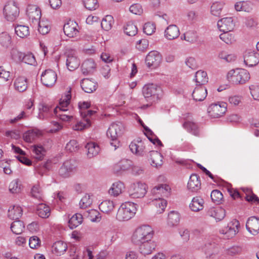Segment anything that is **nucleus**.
<instances>
[{"label": "nucleus", "mask_w": 259, "mask_h": 259, "mask_svg": "<svg viewBox=\"0 0 259 259\" xmlns=\"http://www.w3.org/2000/svg\"><path fill=\"white\" fill-rule=\"evenodd\" d=\"M124 131L123 125L119 122L112 123L109 127L107 136L112 141L110 144L114 147V150L119 147L120 144L118 138L122 135Z\"/></svg>", "instance_id": "nucleus-1"}, {"label": "nucleus", "mask_w": 259, "mask_h": 259, "mask_svg": "<svg viewBox=\"0 0 259 259\" xmlns=\"http://www.w3.org/2000/svg\"><path fill=\"white\" fill-rule=\"evenodd\" d=\"M227 79L235 84H242L246 83L250 79V74L245 69H232L228 72L227 75Z\"/></svg>", "instance_id": "nucleus-2"}, {"label": "nucleus", "mask_w": 259, "mask_h": 259, "mask_svg": "<svg viewBox=\"0 0 259 259\" xmlns=\"http://www.w3.org/2000/svg\"><path fill=\"white\" fill-rule=\"evenodd\" d=\"M153 231L148 225H143L138 228L132 236V241L134 244H140L145 241H148L153 237Z\"/></svg>", "instance_id": "nucleus-3"}, {"label": "nucleus", "mask_w": 259, "mask_h": 259, "mask_svg": "<svg viewBox=\"0 0 259 259\" xmlns=\"http://www.w3.org/2000/svg\"><path fill=\"white\" fill-rule=\"evenodd\" d=\"M136 211L134 203L130 202L122 203L118 210L116 219L119 221H128L134 215Z\"/></svg>", "instance_id": "nucleus-4"}, {"label": "nucleus", "mask_w": 259, "mask_h": 259, "mask_svg": "<svg viewBox=\"0 0 259 259\" xmlns=\"http://www.w3.org/2000/svg\"><path fill=\"white\" fill-rule=\"evenodd\" d=\"M143 94L145 98H150L153 103L159 99V94L161 92V88L156 84L150 83L145 85L143 88Z\"/></svg>", "instance_id": "nucleus-5"}, {"label": "nucleus", "mask_w": 259, "mask_h": 259, "mask_svg": "<svg viewBox=\"0 0 259 259\" xmlns=\"http://www.w3.org/2000/svg\"><path fill=\"white\" fill-rule=\"evenodd\" d=\"M227 105L225 102H218L211 104L208 108L209 115L213 118H219L223 116L227 111Z\"/></svg>", "instance_id": "nucleus-6"}, {"label": "nucleus", "mask_w": 259, "mask_h": 259, "mask_svg": "<svg viewBox=\"0 0 259 259\" xmlns=\"http://www.w3.org/2000/svg\"><path fill=\"white\" fill-rule=\"evenodd\" d=\"M66 66L70 71H73L77 69L80 65V61L76 56L75 50L67 49L66 51Z\"/></svg>", "instance_id": "nucleus-7"}, {"label": "nucleus", "mask_w": 259, "mask_h": 259, "mask_svg": "<svg viewBox=\"0 0 259 259\" xmlns=\"http://www.w3.org/2000/svg\"><path fill=\"white\" fill-rule=\"evenodd\" d=\"M4 14L8 21H14L18 16L19 10L14 2L8 3L4 8Z\"/></svg>", "instance_id": "nucleus-8"}, {"label": "nucleus", "mask_w": 259, "mask_h": 259, "mask_svg": "<svg viewBox=\"0 0 259 259\" xmlns=\"http://www.w3.org/2000/svg\"><path fill=\"white\" fill-rule=\"evenodd\" d=\"M57 78L56 73L52 69L44 71L41 75L42 83L47 87H52L55 84Z\"/></svg>", "instance_id": "nucleus-9"}, {"label": "nucleus", "mask_w": 259, "mask_h": 259, "mask_svg": "<svg viewBox=\"0 0 259 259\" xmlns=\"http://www.w3.org/2000/svg\"><path fill=\"white\" fill-rule=\"evenodd\" d=\"M146 189L145 184L140 182L134 183L130 190V195L133 198H142L147 192Z\"/></svg>", "instance_id": "nucleus-10"}, {"label": "nucleus", "mask_w": 259, "mask_h": 259, "mask_svg": "<svg viewBox=\"0 0 259 259\" xmlns=\"http://www.w3.org/2000/svg\"><path fill=\"white\" fill-rule=\"evenodd\" d=\"M26 13L29 20L33 23L37 24L41 16L40 8L36 5H29L27 8Z\"/></svg>", "instance_id": "nucleus-11"}, {"label": "nucleus", "mask_w": 259, "mask_h": 259, "mask_svg": "<svg viewBox=\"0 0 259 259\" xmlns=\"http://www.w3.org/2000/svg\"><path fill=\"white\" fill-rule=\"evenodd\" d=\"M161 56L157 51L150 52L146 56V63L149 67L156 68L161 63Z\"/></svg>", "instance_id": "nucleus-12"}, {"label": "nucleus", "mask_w": 259, "mask_h": 259, "mask_svg": "<svg viewBox=\"0 0 259 259\" xmlns=\"http://www.w3.org/2000/svg\"><path fill=\"white\" fill-rule=\"evenodd\" d=\"M244 62L249 67L256 65L259 62V54L250 50H246L244 54Z\"/></svg>", "instance_id": "nucleus-13"}, {"label": "nucleus", "mask_w": 259, "mask_h": 259, "mask_svg": "<svg viewBox=\"0 0 259 259\" xmlns=\"http://www.w3.org/2000/svg\"><path fill=\"white\" fill-rule=\"evenodd\" d=\"M206 259L213 258L218 252V247L214 243L208 242L201 247Z\"/></svg>", "instance_id": "nucleus-14"}, {"label": "nucleus", "mask_w": 259, "mask_h": 259, "mask_svg": "<svg viewBox=\"0 0 259 259\" xmlns=\"http://www.w3.org/2000/svg\"><path fill=\"white\" fill-rule=\"evenodd\" d=\"M75 169V166L73 162L71 160H66L60 168L59 174L63 178H68Z\"/></svg>", "instance_id": "nucleus-15"}, {"label": "nucleus", "mask_w": 259, "mask_h": 259, "mask_svg": "<svg viewBox=\"0 0 259 259\" xmlns=\"http://www.w3.org/2000/svg\"><path fill=\"white\" fill-rule=\"evenodd\" d=\"M246 228L251 234L255 235L259 233V219L255 217L249 218L246 222Z\"/></svg>", "instance_id": "nucleus-16"}, {"label": "nucleus", "mask_w": 259, "mask_h": 259, "mask_svg": "<svg viewBox=\"0 0 259 259\" xmlns=\"http://www.w3.org/2000/svg\"><path fill=\"white\" fill-rule=\"evenodd\" d=\"M78 24L73 21H70L65 24L63 27L64 33L69 37L76 36L78 33Z\"/></svg>", "instance_id": "nucleus-17"}, {"label": "nucleus", "mask_w": 259, "mask_h": 259, "mask_svg": "<svg viewBox=\"0 0 259 259\" xmlns=\"http://www.w3.org/2000/svg\"><path fill=\"white\" fill-rule=\"evenodd\" d=\"M139 245L140 251L144 255L151 253L156 246L155 242L152 241L151 239L143 241V242H141Z\"/></svg>", "instance_id": "nucleus-18"}, {"label": "nucleus", "mask_w": 259, "mask_h": 259, "mask_svg": "<svg viewBox=\"0 0 259 259\" xmlns=\"http://www.w3.org/2000/svg\"><path fill=\"white\" fill-rule=\"evenodd\" d=\"M199 177L196 174H192L188 183L187 188L192 192H197L201 188Z\"/></svg>", "instance_id": "nucleus-19"}, {"label": "nucleus", "mask_w": 259, "mask_h": 259, "mask_svg": "<svg viewBox=\"0 0 259 259\" xmlns=\"http://www.w3.org/2000/svg\"><path fill=\"white\" fill-rule=\"evenodd\" d=\"M218 26L221 31L223 32L231 31L234 26L232 18H224L218 22Z\"/></svg>", "instance_id": "nucleus-20"}, {"label": "nucleus", "mask_w": 259, "mask_h": 259, "mask_svg": "<svg viewBox=\"0 0 259 259\" xmlns=\"http://www.w3.org/2000/svg\"><path fill=\"white\" fill-rule=\"evenodd\" d=\"M207 214L214 218L216 221H220L225 218L226 210L221 207H212L208 210Z\"/></svg>", "instance_id": "nucleus-21"}, {"label": "nucleus", "mask_w": 259, "mask_h": 259, "mask_svg": "<svg viewBox=\"0 0 259 259\" xmlns=\"http://www.w3.org/2000/svg\"><path fill=\"white\" fill-rule=\"evenodd\" d=\"M170 188L167 184H159L152 189L153 195H160L163 197H168L170 195Z\"/></svg>", "instance_id": "nucleus-22"}, {"label": "nucleus", "mask_w": 259, "mask_h": 259, "mask_svg": "<svg viewBox=\"0 0 259 259\" xmlns=\"http://www.w3.org/2000/svg\"><path fill=\"white\" fill-rule=\"evenodd\" d=\"M71 98L70 90L68 92L63 99H61L59 106H57L54 110L55 114H57L58 111L66 112L67 111L66 108L70 104V101Z\"/></svg>", "instance_id": "nucleus-23"}, {"label": "nucleus", "mask_w": 259, "mask_h": 259, "mask_svg": "<svg viewBox=\"0 0 259 259\" xmlns=\"http://www.w3.org/2000/svg\"><path fill=\"white\" fill-rule=\"evenodd\" d=\"M129 148L132 153L138 156H143L145 153V146L141 140L131 142Z\"/></svg>", "instance_id": "nucleus-24"}, {"label": "nucleus", "mask_w": 259, "mask_h": 259, "mask_svg": "<svg viewBox=\"0 0 259 259\" xmlns=\"http://www.w3.org/2000/svg\"><path fill=\"white\" fill-rule=\"evenodd\" d=\"M91 106V103L88 102H79L78 107L80 109V115L82 117H91L95 114L97 111L92 110H87Z\"/></svg>", "instance_id": "nucleus-25"}, {"label": "nucleus", "mask_w": 259, "mask_h": 259, "mask_svg": "<svg viewBox=\"0 0 259 259\" xmlns=\"http://www.w3.org/2000/svg\"><path fill=\"white\" fill-rule=\"evenodd\" d=\"M97 82L85 78L82 80L81 87L82 89L86 93H92L95 91L97 88Z\"/></svg>", "instance_id": "nucleus-26"}, {"label": "nucleus", "mask_w": 259, "mask_h": 259, "mask_svg": "<svg viewBox=\"0 0 259 259\" xmlns=\"http://www.w3.org/2000/svg\"><path fill=\"white\" fill-rule=\"evenodd\" d=\"M149 160L151 164L154 167H158L162 165L163 163L162 156L157 151H151L149 152Z\"/></svg>", "instance_id": "nucleus-27"}, {"label": "nucleus", "mask_w": 259, "mask_h": 259, "mask_svg": "<svg viewBox=\"0 0 259 259\" xmlns=\"http://www.w3.org/2000/svg\"><path fill=\"white\" fill-rule=\"evenodd\" d=\"M239 225V223L238 221H235V224L231 223L225 229L222 230V233L224 234L228 239L232 238L238 232V227Z\"/></svg>", "instance_id": "nucleus-28"}, {"label": "nucleus", "mask_w": 259, "mask_h": 259, "mask_svg": "<svg viewBox=\"0 0 259 259\" xmlns=\"http://www.w3.org/2000/svg\"><path fill=\"white\" fill-rule=\"evenodd\" d=\"M207 95V90L202 86L197 87L192 93V97L195 101H203Z\"/></svg>", "instance_id": "nucleus-29"}, {"label": "nucleus", "mask_w": 259, "mask_h": 259, "mask_svg": "<svg viewBox=\"0 0 259 259\" xmlns=\"http://www.w3.org/2000/svg\"><path fill=\"white\" fill-rule=\"evenodd\" d=\"M180 35L179 28L175 25L168 26L165 30V36L169 40L177 38Z\"/></svg>", "instance_id": "nucleus-30"}, {"label": "nucleus", "mask_w": 259, "mask_h": 259, "mask_svg": "<svg viewBox=\"0 0 259 259\" xmlns=\"http://www.w3.org/2000/svg\"><path fill=\"white\" fill-rule=\"evenodd\" d=\"M33 157L38 160H41L46 154V150L41 145H35L31 146Z\"/></svg>", "instance_id": "nucleus-31"}, {"label": "nucleus", "mask_w": 259, "mask_h": 259, "mask_svg": "<svg viewBox=\"0 0 259 259\" xmlns=\"http://www.w3.org/2000/svg\"><path fill=\"white\" fill-rule=\"evenodd\" d=\"M95 68V63L93 60L88 59L85 60L81 65L82 73L87 75L92 73Z\"/></svg>", "instance_id": "nucleus-32"}, {"label": "nucleus", "mask_w": 259, "mask_h": 259, "mask_svg": "<svg viewBox=\"0 0 259 259\" xmlns=\"http://www.w3.org/2000/svg\"><path fill=\"white\" fill-rule=\"evenodd\" d=\"M22 208L18 205H14L10 207L8 210V217L12 220H19L22 215Z\"/></svg>", "instance_id": "nucleus-33"}, {"label": "nucleus", "mask_w": 259, "mask_h": 259, "mask_svg": "<svg viewBox=\"0 0 259 259\" xmlns=\"http://www.w3.org/2000/svg\"><path fill=\"white\" fill-rule=\"evenodd\" d=\"M131 161L127 159H123L113 166V171L115 173L118 174L128 169L131 165Z\"/></svg>", "instance_id": "nucleus-34"}, {"label": "nucleus", "mask_w": 259, "mask_h": 259, "mask_svg": "<svg viewBox=\"0 0 259 259\" xmlns=\"http://www.w3.org/2000/svg\"><path fill=\"white\" fill-rule=\"evenodd\" d=\"M85 148L88 150L87 155L90 158L97 155L100 150L99 145L94 142L88 143Z\"/></svg>", "instance_id": "nucleus-35"}, {"label": "nucleus", "mask_w": 259, "mask_h": 259, "mask_svg": "<svg viewBox=\"0 0 259 259\" xmlns=\"http://www.w3.org/2000/svg\"><path fill=\"white\" fill-rule=\"evenodd\" d=\"M204 200L199 197H194L189 207L193 211H199L203 208Z\"/></svg>", "instance_id": "nucleus-36"}, {"label": "nucleus", "mask_w": 259, "mask_h": 259, "mask_svg": "<svg viewBox=\"0 0 259 259\" xmlns=\"http://www.w3.org/2000/svg\"><path fill=\"white\" fill-rule=\"evenodd\" d=\"M208 77L206 72L199 70L196 72L195 76V81L197 87L202 86L208 82Z\"/></svg>", "instance_id": "nucleus-37"}, {"label": "nucleus", "mask_w": 259, "mask_h": 259, "mask_svg": "<svg viewBox=\"0 0 259 259\" xmlns=\"http://www.w3.org/2000/svg\"><path fill=\"white\" fill-rule=\"evenodd\" d=\"M54 253L57 255L63 254L67 249V245L62 241L56 242L52 246Z\"/></svg>", "instance_id": "nucleus-38"}, {"label": "nucleus", "mask_w": 259, "mask_h": 259, "mask_svg": "<svg viewBox=\"0 0 259 259\" xmlns=\"http://www.w3.org/2000/svg\"><path fill=\"white\" fill-rule=\"evenodd\" d=\"M124 188V184L121 182H117L112 184V187L109 190V193L111 195L117 196L122 192Z\"/></svg>", "instance_id": "nucleus-39"}, {"label": "nucleus", "mask_w": 259, "mask_h": 259, "mask_svg": "<svg viewBox=\"0 0 259 259\" xmlns=\"http://www.w3.org/2000/svg\"><path fill=\"white\" fill-rule=\"evenodd\" d=\"M15 89L20 92L25 91L27 88V79L24 77H18L15 81Z\"/></svg>", "instance_id": "nucleus-40"}, {"label": "nucleus", "mask_w": 259, "mask_h": 259, "mask_svg": "<svg viewBox=\"0 0 259 259\" xmlns=\"http://www.w3.org/2000/svg\"><path fill=\"white\" fill-rule=\"evenodd\" d=\"M82 215L80 213H75L74 214L68 221L69 227L71 229L75 228L81 224L82 222Z\"/></svg>", "instance_id": "nucleus-41"}, {"label": "nucleus", "mask_w": 259, "mask_h": 259, "mask_svg": "<svg viewBox=\"0 0 259 259\" xmlns=\"http://www.w3.org/2000/svg\"><path fill=\"white\" fill-rule=\"evenodd\" d=\"M36 213L42 218H47L50 215V208L45 204H39L37 207Z\"/></svg>", "instance_id": "nucleus-42"}, {"label": "nucleus", "mask_w": 259, "mask_h": 259, "mask_svg": "<svg viewBox=\"0 0 259 259\" xmlns=\"http://www.w3.org/2000/svg\"><path fill=\"white\" fill-rule=\"evenodd\" d=\"M153 202L155 205V211L156 213L160 214L164 211L167 203L165 199L160 198L158 199L156 198Z\"/></svg>", "instance_id": "nucleus-43"}, {"label": "nucleus", "mask_w": 259, "mask_h": 259, "mask_svg": "<svg viewBox=\"0 0 259 259\" xmlns=\"http://www.w3.org/2000/svg\"><path fill=\"white\" fill-rule=\"evenodd\" d=\"M180 215L175 211H171L168 214L167 224L170 226L177 225L180 222Z\"/></svg>", "instance_id": "nucleus-44"}, {"label": "nucleus", "mask_w": 259, "mask_h": 259, "mask_svg": "<svg viewBox=\"0 0 259 259\" xmlns=\"http://www.w3.org/2000/svg\"><path fill=\"white\" fill-rule=\"evenodd\" d=\"M52 164L51 160H48L45 163H38L35 166V170L42 176L46 171L50 169Z\"/></svg>", "instance_id": "nucleus-45"}, {"label": "nucleus", "mask_w": 259, "mask_h": 259, "mask_svg": "<svg viewBox=\"0 0 259 259\" xmlns=\"http://www.w3.org/2000/svg\"><path fill=\"white\" fill-rule=\"evenodd\" d=\"M99 207L103 212L108 213L113 210L114 204L112 201L106 200L101 202Z\"/></svg>", "instance_id": "nucleus-46"}, {"label": "nucleus", "mask_w": 259, "mask_h": 259, "mask_svg": "<svg viewBox=\"0 0 259 259\" xmlns=\"http://www.w3.org/2000/svg\"><path fill=\"white\" fill-rule=\"evenodd\" d=\"M25 226L23 222L18 220L14 221L11 226L12 231L16 234H21L24 229Z\"/></svg>", "instance_id": "nucleus-47"}, {"label": "nucleus", "mask_w": 259, "mask_h": 259, "mask_svg": "<svg viewBox=\"0 0 259 259\" xmlns=\"http://www.w3.org/2000/svg\"><path fill=\"white\" fill-rule=\"evenodd\" d=\"M183 127L189 132L195 136L199 135V130L197 125L192 121H186L183 123Z\"/></svg>", "instance_id": "nucleus-48"}, {"label": "nucleus", "mask_w": 259, "mask_h": 259, "mask_svg": "<svg viewBox=\"0 0 259 259\" xmlns=\"http://www.w3.org/2000/svg\"><path fill=\"white\" fill-rule=\"evenodd\" d=\"M82 120L77 124H76L74 126H73V129L75 131H81L84 128H88L90 127L91 125V119L92 117H82Z\"/></svg>", "instance_id": "nucleus-49"}, {"label": "nucleus", "mask_w": 259, "mask_h": 259, "mask_svg": "<svg viewBox=\"0 0 259 259\" xmlns=\"http://www.w3.org/2000/svg\"><path fill=\"white\" fill-rule=\"evenodd\" d=\"M16 34L21 38H24L29 34V28L27 26L18 25L15 28Z\"/></svg>", "instance_id": "nucleus-50"}, {"label": "nucleus", "mask_w": 259, "mask_h": 259, "mask_svg": "<svg viewBox=\"0 0 259 259\" xmlns=\"http://www.w3.org/2000/svg\"><path fill=\"white\" fill-rule=\"evenodd\" d=\"M124 32L129 36H134L138 32L137 26L132 21L128 22L124 27Z\"/></svg>", "instance_id": "nucleus-51"}, {"label": "nucleus", "mask_w": 259, "mask_h": 259, "mask_svg": "<svg viewBox=\"0 0 259 259\" xmlns=\"http://www.w3.org/2000/svg\"><path fill=\"white\" fill-rule=\"evenodd\" d=\"M230 32L225 31L220 35V38L227 44H232L236 40L234 35Z\"/></svg>", "instance_id": "nucleus-52"}, {"label": "nucleus", "mask_w": 259, "mask_h": 259, "mask_svg": "<svg viewBox=\"0 0 259 259\" xmlns=\"http://www.w3.org/2000/svg\"><path fill=\"white\" fill-rule=\"evenodd\" d=\"M113 23V18L111 15H107L101 23L102 28L106 31L111 29Z\"/></svg>", "instance_id": "nucleus-53"}, {"label": "nucleus", "mask_w": 259, "mask_h": 259, "mask_svg": "<svg viewBox=\"0 0 259 259\" xmlns=\"http://www.w3.org/2000/svg\"><path fill=\"white\" fill-rule=\"evenodd\" d=\"M39 132L28 131L23 135L24 140L28 143L32 142L37 137Z\"/></svg>", "instance_id": "nucleus-54"}, {"label": "nucleus", "mask_w": 259, "mask_h": 259, "mask_svg": "<svg viewBox=\"0 0 259 259\" xmlns=\"http://www.w3.org/2000/svg\"><path fill=\"white\" fill-rule=\"evenodd\" d=\"M235 8L237 11L249 12L251 9L250 4L247 2H239L235 5Z\"/></svg>", "instance_id": "nucleus-55"}, {"label": "nucleus", "mask_w": 259, "mask_h": 259, "mask_svg": "<svg viewBox=\"0 0 259 259\" xmlns=\"http://www.w3.org/2000/svg\"><path fill=\"white\" fill-rule=\"evenodd\" d=\"M0 43L5 48H8L11 44V37L7 33H2L0 34Z\"/></svg>", "instance_id": "nucleus-56"}, {"label": "nucleus", "mask_w": 259, "mask_h": 259, "mask_svg": "<svg viewBox=\"0 0 259 259\" xmlns=\"http://www.w3.org/2000/svg\"><path fill=\"white\" fill-rule=\"evenodd\" d=\"M38 31L43 35L47 34L50 30V26L47 22L38 21Z\"/></svg>", "instance_id": "nucleus-57"}, {"label": "nucleus", "mask_w": 259, "mask_h": 259, "mask_svg": "<svg viewBox=\"0 0 259 259\" xmlns=\"http://www.w3.org/2000/svg\"><path fill=\"white\" fill-rule=\"evenodd\" d=\"M212 201L217 204H219L221 202L223 196L222 193L218 190H213L210 195Z\"/></svg>", "instance_id": "nucleus-58"}, {"label": "nucleus", "mask_w": 259, "mask_h": 259, "mask_svg": "<svg viewBox=\"0 0 259 259\" xmlns=\"http://www.w3.org/2000/svg\"><path fill=\"white\" fill-rule=\"evenodd\" d=\"M21 185L19 184L18 180H14L9 185V191L12 193H18L20 192Z\"/></svg>", "instance_id": "nucleus-59"}, {"label": "nucleus", "mask_w": 259, "mask_h": 259, "mask_svg": "<svg viewBox=\"0 0 259 259\" xmlns=\"http://www.w3.org/2000/svg\"><path fill=\"white\" fill-rule=\"evenodd\" d=\"M65 148L70 152H76L79 149V145L76 140H72L67 144Z\"/></svg>", "instance_id": "nucleus-60"}, {"label": "nucleus", "mask_w": 259, "mask_h": 259, "mask_svg": "<svg viewBox=\"0 0 259 259\" xmlns=\"http://www.w3.org/2000/svg\"><path fill=\"white\" fill-rule=\"evenodd\" d=\"M31 193L33 197L38 200L42 199V191L40 190V188L38 185H35L32 188Z\"/></svg>", "instance_id": "nucleus-61"}, {"label": "nucleus", "mask_w": 259, "mask_h": 259, "mask_svg": "<svg viewBox=\"0 0 259 259\" xmlns=\"http://www.w3.org/2000/svg\"><path fill=\"white\" fill-rule=\"evenodd\" d=\"M92 203V200L91 199L90 196L88 194H85L80 201V207L81 208H85L89 206Z\"/></svg>", "instance_id": "nucleus-62"}, {"label": "nucleus", "mask_w": 259, "mask_h": 259, "mask_svg": "<svg viewBox=\"0 0 259 259\" xmlns=\"http://www.w3.org/2000/svg\"><path fill=\"white\" fill-rule=\"evenodd\" d=\"M24 54L18 51L16 49L13 48L11 51V57L13 60L16 62L22 61Z\"/></svg>", "instance_id": "nucleus-63"}, {"label": "nucleus", "mask_w": 259, "mask_h": 259, "mask_svg": "<svg viewBox=\"0 0 259 259\" xmlns=\"http://www.w3.org/2000/svg\"><path fill=\"white\" fill-rule=\"evenodd\" d=\"M249 90L253 98L255 100H259V85H251Z\"/></svg>", "instance_id": "nucleus-64"}]
</instances>
